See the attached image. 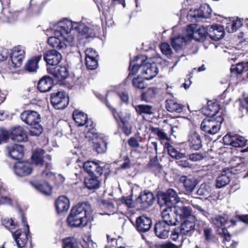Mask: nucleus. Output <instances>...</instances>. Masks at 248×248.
I'll return each mask as SVG.
<instances>
[{
	"label": "nucleus",
	"instance_id": "nucleus-13",
	"mask_svg": "<svg viewBox=\"0 0 248 248\" xmlns=\"http://www.w3.org/2000/svg\"><path fill=\"white\" fill-rule=\"evenodd\" d=\"M225 144L230 145L235 148H243L246 146L247 140L241 136H232L227 134L223 138Z\"/></svg>",
	"mask_w": 248,
	"mask_h": 248
},
{
	"label": "nucleus",
	"instance_id": "nucleus-52",
	"mask_svg": "<svg viewBox=\"0 0 248 248\" xmlns=\"http://www.w3.org/2000/svg\"><path fill=\"white\" fill-rule=\"evenodd\" d=\"M160 48L162 53L168 58H170L171 57L172 50L168 43H162L160 46Z\"/></svg>",
	"mask_w": 248,
	"mask_h": 248
},
{
	"label": "nucleus",
	"instance_id": "nucleus-56",
	"mask_svg": "<svg viewBox=\"0 0 248 248\" xmlns=\"http://www.w3.org/2000/svg\"><path fill=\"white\" fill-rule=\"evenodd\" d=\"M85 59L87 58H97L98 55L95 50L93 48H87L85 51Z\"/></svg>",
	"mask_w": 248,
	"mask_h": 248
},
{
	"label": "nucleus",
	"instance_id": "nucleus-36",
	"mask_svg": "<svg viewBox=\"0 0 248 248\" xmlns=\"http://www.w3.org/2000/svg\"><path fill=\"white\" fill-rule=\"evenodd\" d=\"M31 185L42 193L49 195L52 193V187L46 182L40 183L38 182H31Z\"/></svg>",
	"mask_w": 248,
	"mask_h": 248
},
{
	"label": "nucleus",
	"instance_id": "nucleus-10",
	"mask_svg": "<svg viewBox=\"0 0 248 248\" xmlns=\"http://www.w3.org/2000/svg\"><path fill=\"white\" fill-rule=\"evenodd\" d=\"M155 197L152 192L144 191L141 192L136 199L135 203L141 209H146L152 205L154 202Z\"/></svg>",
	"mask_w": 248,
	"mask_h": 248
},
{
	"label": "nucleus",
	"instance_id": "nucleus-42",
	"mask_svg": "<svg viewBox=\"0 0 248 248\" xmlns=\"http://www.w3.org/2000/svg\"><path fill=\"white\" fill-rule=\"evenodd\" d=\"M156 124L158 125V127L161 128H166L169 131L168 133L170 135H172L173 132V127L168 123V119L166 117H160L159 115L156 117Z\"/></svg>",
	"mask_w": 248,
	"mask_h": 248
},
{
	"label": "nucleus",
	"instance_id": "nucleus-17",
	"mask_svg": "<svg viewBox=\"0 0 248 248\" xmlns=\"http://www.w3.org/2000/svg\"><path fill=\"white\" fill-rule=\"evenodd\" d=\"M195 218L192 217L189 219H185L179 227L181 231V234L184 235L191 236L196 231V225L195 222Z\"/></svg>",
	"mask_w": 248,
	"mask_h": 248
},
{
	"label": "nucleus",
	"instance_id": "nucleus-50",
	"mask_svg": "<svg viewBox=\"0 0 248 248\" xmlns=\"http://www.w3.org/2000/svg\"><path fill=\"white\" fill-rule=\"evenodd\" d=\"M85 64L88 69H96L98 65L97 58L85 59Z\"/></svg>",
	"mask_w": 248,
	"mask_h": 248
},
{
	"label": "nucleus",
	"instance_id": "nucleus-5",
	"mask_svg": "<svg viewBox=\"0 0 248 248\" xmlns=\"http://www.w3.org/2000/svg\"><path fill=\"white\" fill-rule=\"evenodd\" d=\"M223 120L220 115L216 118L204 119L201 124V128L206 134L215 135L220 130Z\"/></svg>",
	"mask_w": 248,
	"mask_h": 248
},
{
	"label": "nucleus",
	"instance_id": "nucleus-2",
	"mask_svg": "<svg viewBox=\"0 0 248 248\" xmlns=\"http://www.w3.org/2000/svg\"><path fill=\"white\" fill-rule=\"evenodd\" d=\"M156 196L157 203L160 206L162 210V222H165L169 226L175 225L178 218L176 215H173L172 207L178 200V196L176 192L172 188H169L166 192H158Z\"/></svg>",
	"mask_w": 248,
	"mask_h": 248
},
{
	"label": "nucleus",
	"instance_id": "nucleus-47",
	"mask_svg": "<svg viewBox=\"0 0 248 248\" xmlns=\"http://www.w3.org/2000/svg\"><path fill=\"white\" fill-rule=\"evenodd\" d=\"M212 221L217 227L220 228L225 226L227 218L224 216L217 215L212 219Z\"/></svg>",
	"mask_w": 248,
	"mask_h": 248
},
{
	"label": "nucleus",
	"instance_id": "nucleus-24",
	"mask_svg": "<svg viewBox=\"0 0 248 248\" xmlns=\"http://www.w3.org/2000/svg\"><path fill=\"white\" fill-rule=\"evenodd\" d=\"M179 181L183 184L186 193H192L197 184L196 180L193 177L184 175L180 177Z\"/></svg>",
	"mask_w": 248,
	"mask_h": 248
},
{
	"label": "nucleus",
	"instance_id": "nucleus-12",
	"mask_svg": "<svg viewBox=\"0 0 248 248\" xmlns=\"http://www.w3.org/2000/svg\"><path fill=\"white\" fill-rule=\"evenodd\" d=\"M73 118L78 126L86 125V127L89 126L91 127L88 129L87 133L92 128H94V124L91 120H88L87 115L85 113L78 110H75L73 113Z\"/></svg>",
	"mask_w": 248,
	"mask_h": 248
},
{
	"label": "nucleus",
	"instance_id": "nucleus-61",
	"mask_svg": "<svg viewBox=\"0 0 248 248\" xmlns=\"http://www.w3.org/2000/svg\"><path fill=\"white\" fill-rule=\"evenodd\" d=\"M81 245L84 248H93L95 246H96V244H94L92 240H89L88 239L87 242L83 240Z\"/></svg>",
	"mask_w": 248,
	"mask_h": 248
},
{
	"label": "nucleus",
	"instance_id": "nucleus-55",
	"mask_svg": "<svg viewBox=\"0 0 248 248\" xmlns=\"http://www.w3.org/2000/svg\"><path fill=\"white\" fill-rule=\"evenodd\" d=\"M180 234H182L181 229L179 227H176L171 231L170 238L172 241H176Z\"/></svg>",
	"mask_w": 248,
	"mask_h": 248
},
{
	"label": "nucleus",
	"instance_id": "nucleus-58",
	"mask_svg": "<svg viewBox=\"0 0 248 248\" xmlns=\"http://www.w3.org/2000/svg\"><path fill=\"white\" fill-rule=\"evenodd\" d=\"M204 157L202 153H196L189 155V159L192 161H198L203 159Z\"/></svg>",
	"mask_w": 248,
	"mask_h": 248
},
{
	"label": "nucleus",
	"instance_id": "nucleus-25",
	"mask_svg": "<svg viewBox=\"0 0 248 248\" xmlns=\"http://www.w3.org/2000/svg\"><path fill=\"white\" fill-rule=\"evenodd\" d=\"M220 109V105L216 101L207 102L206 107L203 109L204 114L209 118H215Z\"/></svg>",
	"mask_w": 248,
	"mask_h": 248
},
{
	"label": "nucleus",
	"instance_id": "nucleus-57",
	"mask_svg": "<svg viewBox=\"0 0 248 248\" xmlns=\"http://www.w3.org/2000/svg\"><path fill=\"white\" fill-rule=\"evenodd\" d=\"M2 224L8 229H13L15 228V224L12 219L4 218L2 220Z\"/></svg>",
	"mask_w": 248,
	"mask_h": 248
},
{
	"label": "nucleus",
	"instance_id": "nucleus-1",
	"mask_svg": "<svg viewBox=\"0 0 248 248\" xmlns=\"http://www.w3.org/2000/svg\"><path fill=\"white\" fill-rule=\"evenodd\" d=\"M74 29L78 31L83 38H93L95 33L92 29L84 24L73 23L70 20L60 22L53 27L54 36L48 39V44L53 47L62 49L68 46L73 45L75 37L73 35Z\"/></svg>",
	"mask_w": 248,
	"mask_h": 248
},
{
	"label": "nucleus",
	"instance_id": "nucleus-30",
	"mask_svg": "<svg viewBox=\"0 0 248 248\" xmlns=\"http://www.w3.org/2000/svg\"><path fill=\"white\" fill-rule=\"evenodd\" d=\"M167 110L170 112L181 113L185 107L184 105L178 103L173 99H168L165 101Z\"/></svg>",
	"mask_w": 248,
	"mask_h": 248
},
{
	"label": "nucleus",
	"instance_id": "nucleus-39",
	"mask_svg": "<svg viewBox=\"0 0 248 248\" xmlns=\"http://www.w3.org/2000/svg\"><path fill=\"white\" fill-rule=\"evenodd\" d=\"M164 148L167 150L168 154L172 158L178 159L185 156V154L177 151L170 142L166 144V145L164 146Z\"/></svg>",
	"mask_w": 248,
	"mask_h": 248
},
{
	"label": "nucleus",
	"instance_id": "nucleus-20",
	"mask_svg": "<svg viewBox=\"0 0 248 248\" xmlns=\"http://www.w3.org/2000/svg\"><path fill=\"white\" fill-rule=\"evenodd\" d=\"M44 58L48 64L52 66L57 65L60 62L62 56L57 50L52 49L46 52L44 56Z\"/></svg>",
	"mask_w": 248,
	"mask_h": 248
},
{
	"label": "nucleus",
	"instance_id": "nucleus-22",
	"mask_svg": "<svg viewBox=\"0 0 248 248\" xmlns=\"http://www.w3.org/2000/svg\"><path fill=\"white\" fill-rule=\"evenodd\" d=\"M83 168L89 174L101 175L103 173L102 167L97 162L93 161L85 162Z\"/></svg>",
	"mask_w": 248,
	"mask_h": 248
},
{
	"label": "nucleus",
	"instance_id": "nucleus-43",
	"mask_svg": "<svg viewBox=\"0 0 248 248\" xmlns=\"http://www.w3.org/2000/svg\"><path fill=\"white\" fill-rule=\"evenodd\" d=\"M228 172V171L224 172L223 170L221 175L217 177L216 180L217 187L221 188L229 183L230 179V176L227 175Z\"/></svg>",
	"mask_w": 248,
	"mask_h": 248
},
{
	"label": "nucleus",
	"instance_id": "nucleus-44",
	"mask_svg": "<svg viewBox=\"0 0 248 248\" xmlns=\"http://www.w3.org/2000/svg\"><path fill=\"white\" fill-rule=\"evenodd\" d=\"M211 9L209 5L201 6L197 10V16L201 18H208L210 16Z\"/></svg>",
	"mask_w": 248,
	"mask_h": 248
},
{
	"label": "nucleus",
	"instance_id": "nucleus-9",
	"mask_svg": "<svg viewBox=\"0 0 248 248\" xmlns=\"http://www.w3.org/2000/svg\"><path fill=\"white\" fill-rule=\"evenodd\" d=\"M25 51L24 47L21 46H18L13 48L10 51V57L13 64L15 67H19L25 58Z\"/></svg>",
	"mask_w": 248,
	"mask_h": 248
},
{
	"label": "nucleus",
	"instance_id": "nucleus-28",
	"mask_svg": "<svg viewBox=\"0 0 248 248\" xmlns=\"http://www.w3.org/2000/svg\"><path fill=\"white\" fill-rule=\"evenodd\" d=\"M170 226L165 222H156V236L161 239H166L169 236Z\"/></svg>",
	"mask_w": 248,
	"mask_h": 248
},
{
	"label": "nucleus",
	"instance_id": "nucleus-18",
	"mask_svg": "<svg viewBox=\"0 0 248 248\" xmlns=\"http://www.w3.org/2000/svg\"><path fill=\"white\" fill-rule=\"evenodd\" d=\"M15 174L19 176H25L31 173V165L28 162H17L14 167Z\"/></svg>",
	"mask_w": 248,
	"mask_h": 248
},
{
	"label": "nucleus",
	"instance_id": "nucleus-40",
	"mask_svg": "<svg viewBox=\"0 0 248 248\" xmlns=\"http://www.w3.org/2000/svg\"><path fill=\"white\" fill-rule=\"evenodd\" d=\"M44 152V150L41 149L36 150L31 156L32 163L37 166H43Z\"/></svg>",
	"mask_w": 248,
	"mask_h": 248
},
{
	"label": "nucleus",
	"instance_id": "nucleus-11",
	"mask_svg": "<svg viewBox=\"0 0 248 248\" xmlns=\"http://www.w3.org/2000/svg\"><path fill=\"white\" fill-rule=\"evenodd\" d=\"M196 231L202 235L206 242H210L215 238L212 228L203 221H200L197 223Z\"/></svg>",
	"mask_w": 248,
	"mask_h": 248
},
{
	"label": "nucleus",
	"instance_id": "nucleus-32",
	"mask_svg": "<svg viewBox=\"0 0 248 248\" xmlns=\"http://www.w3.org/2000/svg\"><path fill=\"white\" fill-rule=\"evenodd\" d=\"M27 136L20 126L16 127L11 131L9 138L17 141H22L26 139Z\"/></svg>",
	"mask_w": 248,
	"mask_h": 248
},
{
	"label": "nucleus",
	"instance_id": "nucleus-54",
	"mask_svg": "<svg viewBox=\"0 0 248 248\" xmlns=\"http://www.w3.org/2000/svg\"><path fill=\"white\" fill-rule=\"evenodd\" d=\"M197 195L203 197H207L209 195V192L205 184H202L197 191Z\"/></svg>",
	"mask_w": 248,
	"mask_h": 248
},
{
	"label": "nucleus",
	"instance_id": "nucleus-21",
	"mask_svg": "<svg viewBox=\"0 0 248 248\" xmlns=\"http://www.w3.org/2000/svg\"><path fill=\"white\" fill-rule=\"evenodd\" d=\"M8 155L14 160L21 159L23 156V147L19 144H14L6 147Z\"/></svg>",
	"mask_w": 248,
	"mask_h": 248
},
{
	"label": "nucleus",
	"instance_id": "nucleus-14",
	"mask_svg": "<svg viewBox=\"0 0 248 248\" xmlns=\"http://www.w3.org/2000/svg\"><path fill=\"white\" fill-rule=\"evenodd\" d=\"M187 143L190 149L199 150L202 147V137L197 131L192 130L188 133Z\"/></svg>",
	"mask_w": 248,
	"mask_h": 248
},
{
	"label": "nucleus",
	"instance_id": "nucleus-29",
	"mask_svg": "<svg viewBox=\"0 0 248 248\" xmlns=\"http://www.w3.org/2000/svg\"><path fill=\"white\" fill-rule=\"evenodd\" d=\"M56 210L59 213L66 212L70 207L69 199L65 196H60L56 201Z\"/></svg>",
	"mask_w": 248,
	"mask_h": 248
},
{
	"label": "nucleus",
	"instance_id": "nucleus-16",
	"mask_svg": "<svg viewBox=\"0 0 248 248\" xmlns=\"http://www.w3.org/2000/svg\"><path fill=\"white\" fill-rule=\"evenodd\" d=\"M20 119L26 124L32 125L39 123L41 117L37 112L29 110L24 111L21 114Z\"/></svg>",
	"mask_w": 248,
	"mask_h": 248
},
{
	"label": "nucleus",
	"instance_id": "nucleus-64",
	"mask_svg": "<svg viewBox=\"0 0 248 248\" xmlns=\"http://www.w3.org/2000/svg\"><path fill=\"white\" fill-rule=\"evenodd\" d=\"M240 107L243 109H246L248 112V96L240 101Z\"/></svg>",
	"mask_w": 248,
	"mask_h": 248
},
{
	"label": "nucleus",
	"instance_id": "nucleus-26",
	"mask_svg": "<svg viewBox=\"0 0 248 248\" xmlns=\"http://www.w3.org/2000/svg\"><path fill=\"white\" fill-rule=\"evenodd\" d=\"M188 27L193 32V38L196 41L203 42L205 40L206 36H209V32L204 27H200L194 31V26L192 24L188 25Z\"/></svg>",
	"mask_w": 248,
	"mask_h": 248
},
{
	"label": "nucleus",
	"instance_id": "nucleus-3",
	"mask_svg": "<svg viewBox=\"0 0 248 248\" xmlns=\"http://www.w3.org/2000/svg\"><path fill=\"white\" fill-rule=\"evenodd\" d=\"M92 209L90 204L87 202L78 203L73 207L67 220L71 227H83L85 226L91 218Z\"/></svg>",
	"mask_w": 248,
	"mask_h": 248
},
{
	"label": "nucleus",
	"instance_id": "nucleus-60",
	"mask_svg": "<svg viewBox=\"0 0 248 248\" xmlns=\"http://www.w3.org/2000/svg\"><path fill=\"white\" fill-rule=\"evenodd\" d=\"M222 233L223 235L224 241H226L229 242L231 239V235L228 232L227 229L226 227L222 228Z\"/></svg>",
	"mask_w": 248,
	"mask_h": 248
},
{
	"label": "nucleus",
	"instance_id": "nucleus-7",
	"mask_svg": "<svg viewBox=\"0 0 248 248\" xmlns=\"http://www.w3.org/2000/svg\"><path fill=\"white\" fill-rule=\"evenodd\" d=\"M51 102L52 106L58 109L64 108L68 104V97L64 92L59 91L51 94Z\"/></svg>",
	"mask_w": 248,
	"mask_h": 248
},
{
	"label": "nucleus",
	"instance_id": "nucleus-15",
	"mask_svg": "<svg viewBox=\"0 0 248 248\" xmlns=\"http://www.w3.org/2000/svg\"><path fill=\"white\" fill-rule=\"evenodd\" d=\"M25 232H22L21 230H17L12 232V236L18 248H24L27 242L28 234L29 232V227L28 224H24Z\"/></svg>",
	"mask_w": 248,
	"mask_h": 248
},
{
	"label": "nucleus",
	"instance_id": "nucleus-48",
	"mask_svg": "<svg viewBox=\"0 0 248 248\" xmlns=\"http://www.w3.org/2000/svg\"><path fill=\"white\" fill-rule=\"evenodd\" d=\"M30 126L31 128L29 132L31 136H38L42 133L43 128L39 124V123H37L35 124L34 125Z\"/></svg>",
	"mask_w": 248,
	"mask_h": 248
},
{
	"label": "nucleus",
	"instance_id": "nucleus-19",
	"mask_svg": "<svg viewBox=\"0 0 248 248\" xmlns=\"http://www.w3.org/2000/svg\"><path fill=\"white\" fill-rule=\"evenodd\" d=\"M47 71L50 74L58 80H62L66 78L69 74L67 68L65 66L48 67Z\"/></svg>",
	"mask_w": 248,
	"mask_h": 248
},
{
	"label": "nucleus",
	"instance_id": "nucleus-6",
	"mask_svg": "<svg viewBox=\"0 0 248 248\" xmlns=\"http://www.w3.org/2000/svg\"><path fill=\"white\" fill-rule=\"evenodd\" d=\"M85 137L89 140H93L94 147L98 154H102L107 151V143L96 131V129L92 128L86 133Z\"/></svg>",
	"mask_w": 248,
	"mask_h": 248
},
{
	"label": "nucleus",
	"instance_id": "nucleus-34",
	"mask_svg": "<svg viewBox=\"0 0 248 248\" xmlns=\"http://www.w3.org/2000/svg\"><path fill=\"white\" fill-rule=\"evenodd\" d=\"M42 56H34L29 59L25 64V70L29 72H35L38 69V63L41 60Z\"/></svg>",
	"mask_w": 248,
	"mask_h": 248
},
{
	"label": "nucleus",
	"instance_id": "nucleus-35",
	"mask_svg": "<svg viewBox=\"0 0 248 248\" xmlns=\"http://www.w3.org/2000/svg\"><path fill=\"white\" fill-rule=\"evenodd\" d=\"M53 81L51 78L45 76L41 78L38 84V90L42 93L49 91L52 87Z\"/></svg>",
	"mask_w": 248,
	"mask_h": 248
},
{
	"label": "nucleus",
	"instance_id": "nucleus-37",
	"mask_svg": "<svg viewBox=\"0 0 248 248\" xmlns=\"http://www.w3.org/2000/svg\"><path fill=\"white\" fill-rule=\"evenodd\" d=\"M84 184L88 189L90 190L95 189L99 187L100 181L96 176H89L85 179Z\"/></svg>",
	"mask_w": 248,
	"mask_h": 248
},
{
	"label": "nucleus",
	"instance_id": "nucleus-46",
	"mask_svg": "<svg viewBox=\"0 0 248 248\" xmlns=\"http://www.w3.org/2000/svg\"><path fill=\"white\" fill-rule=\"evenodd\" d=\"M137 112L140 114H150L153 113V107L150 105H140L135 107Z\"/></svg>",
	"mask_w": 248,
	"mask_h": 248
},
{
	"label": "nucleus",
	"instance_id": "nucleus-51",
	"mask_svg": "<svg viewBox=\"0 0 248 248\" xmlns=\"http://www.w3.org/2000/svg\"><path fill=\"white\" fill-rule=\"evenodd\" d=\"M63 248H78L76 240L74 238H67L63 240Z\"/></svg>",
	"mask_w": 248,
	"mask_h": 248
},
{
	"label": "nucleus",
	"instance_id": "nucleus-41",
	"mask_svg": "<svg viewBox=\"0 0 248 248\" xmlns=\"http://www.w3.org/2000/svg\"><path fill=\"white\" fill-rule=\"evenodd\" d=\"M168 129L166 128L156 127V135L157 136L161 143L164 146L166 145V144L169 143L170 141V138L165 132Z\"/></svg>",
	"mask_w": 248,
	"mask_h": 248
},
{
	"label": "nucleus",
	"instance_id": "nucleus-63",
	"mask_svg": "<svg viewBox=\"0 0 248 248\" xmlns=\"http://www.w3.org/2000/svg\"><path fill=\"white\" fill-rule=\"evenodd\" d=\"M236 218L246 224H248V215H236Z\"/></svg>",
	"mask_w": 248,
	"mask_h": 248
},
{
	"label": "nucleus",
	"instance_id": "nucleus-38",
	"mask_svg": "<svg viewBox=\"0 0 248 248\" xmlns=\"http://www.w3.org/2000/svg\"><path fill=\"white\" fill-rule=\"evenodd\" d=\"M231 71L232 74H235L236 76L242 74L244 71H246L248 77V62L246 63L243 62L239 63L236 65H232L231 68Z\"/></svg>",
	"mask_w": 248,
	"mask_h": 248
},
{
	"label": "nucleus",
	"instance_id": "nucleus-33",
	"mask_svg": "<svg viewBox=\"0 0 248 248\" xmlns=\"http://www.w3.org/2000/svg\"><path fill=\"white\" fill-rule=\"evenodd\" d=\"M242 25V20L238 17L230 18L226 24V30L229 33L236 31Z\"/></svg>",
	"mask_w": 248,
	"mask_h": 248
},
{
	"label": "nucleus",
	"instance_id": "nucleus-45",
	"mask_svg": "<svg viewBox=\"0 0 248 248\" xmlns=\"http://www.w3.org/2000/svg\"><path fill=\"white\" fill-rule=\"evenodd\" d=\"M242 161L241 158L237 156H235L232 158L229 162L230 167L228 168H224V171H228L230 173L236 168L235 167L238 165Z\"/></svg>",
	"mask_w": 248,
	"mask_h": 248
},
{
	"label": "nucleus",
	"instance_id": "nucleus-27",
	"mask_svg": "<svg viewBox=\"0 0 248 248\" xmlns=\"http://www.w3.org/2000/svg\"><path fill=\"white\" fill-rule=\"evenodd\" d=\"M136 225L139 231L146 232L150 229L152 221L150 218L145 216H140L137 219Z\"/></svg>",
	"mask_w": 248,
	"mask_h": 248
},
{
	"label": "nucleus",
	"instance_id": "nucleus-53",
	"mask_svg": "<svg viewBox=\"0 0 248 248\" xmlns=\"http://www.w3.org/2000/svg\"><path fill=\"white\" fill-rule=\"evenodd\" d=\"M132 84L135 87L140 89H143L146 87L144 79L142 78H134L132 80Z\"/></svg>",
	"mask_w": 248,
	"mask_h": 248
},
{
	"label": "nucleus",
	"instance_id": "nucleus-62",
	"mask_svg": "<svg viewBox=\"0 0 248 248\" xmlns=\"http://www.w3.org/2000/svg\"><path fill=\"white\" fill-rule=\"evenodd\" d=\"M122 201L123 203H125L129 208L133 206V203L130 196L123 197Z\"/></svg>",
	"mask_w": 248,
	"mask_h": 248
},
{
	"label": "nucleus",
	"instance_id": "nucleus-8",
	"mask_svg": "<svg viewBox=\"0 0 248 248\" xmlns=\"http://www.w3.org/2000/svg\"><path fill=\"white\" fill-rule=\"evenodd\" d=\"M173 213L180 219H189L192 217V208L189 206H185L182 202H180L179 198L176 203L172 207Z\"/></svg>",
	"mask_w": 248,
	"mask_h": 248
},
{
	"label": "nucleus",
	"instance_id": "nucleus-59",
	"mask_svg": "<svg viewBox=\"0 0 248 248\" xmlns=\"http://www.w3.org/2000/svg\"><path fill=\"white\" fill-rule=\"evenodd\" d=\"M9 54L8 50L6 48H1L0 49V62H2L6 60Z\"/></svg>",
	"mask_w": 248,
	"mask_h": 248
},
{
	"label": "nucleus",
	"instance_id": "nucleus-4",
	"mask_svg": "<svg viewBox=\"0 0 248 248\" xmlns=\"http://www.w3.org/2000/svg\"><path fill=\"white\" fill-rule=\"evenodd\" d=\"M129 69L134 74L139 71L141 75L145 80H151L155 77V64L147 61L146 57L144 55H139L130 61Z\"/></svg>",
	"mask_w": 248,
	"mask_h": 248
},
{
	"label": "nucleus",
	"instance_id": "nucleus-49",
	"mask_svg": "<svg viewBox=\"0 0 248 248\" xmlns=\"http://www.w3.org/2000/svg\"><path fill=\"white\" fill-rule=\"evenodd\" d=\"M235 168L234 170L233 169V171L231 173V174L235 175L246 171L248 169V162L242 161Z\"/></svg>",
	"mask_w": 248,
	"mask_h": 248
},
{
	"label": "nucleus",
	"instance_id": "nucleus-23",
	"mask_svg": "<svg viewBox=\"0 0 248 248\" xmlns=\"http://www.w3.org/2000/svg\"><path fill=\"white\" fill-rule=\"evenodd\" d=\"M225 34L224 29L223 26L213 24L209 30V36L214 41H218L222 39Z\"/></svg>",
	"mask_w": 248,
	"mask_h": 248
},
{
	"label": "nucleus",
	"instance_id": "nucleus-31",
	"mask_svg": "<svg viewBox=\"0 0 248 248\" xmlns=\"http://www.w3.org/2000/svg\"><path fill=\"white\" fill-rule=\"evenodd\" d=\"M106 105L111 110L113 115L116 120L119 119L121 122L124 124H126L130 120L131 115L127 111H123L118 112L115 110V109L112 108L108 103H107Z\"/></svg>",
	"mask_w": 248,
	"mask_h": 248
}]
</instances>
